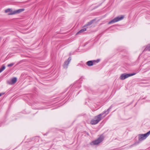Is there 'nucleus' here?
Masks as SVG:
<instances>
[{
	"instance_id": "nucleus-16",
	"label": "nucleus",
	"mask_w": 150,
	"mask_h": 150,
	"mask_svg": "<svg viewBox=\"0 0 150 150\" xmlns=\"http://www.w3.org/2000/svg\"><path fill=\"white\" fill-rule=\"evenodd\" d=\"M14 64L13 63H12L10 64H8V67H10L13 66L14 65Z\"/></svg>"
},
{
	"instance_id": "nucleus-12",
	"label": "nucleus",
	"mask_w": 150,
	"mask_h": 150,
	"mask_svg": "<svg viewBox=\"0 0 150 150\" xmlns=\"http://www.w3.org/2000/svg\"><path fill=\"white\" fill-rule=\"evenodd\" d=\"M146 51H150V44L147 45L144 50L143 52Z\"/></svg>"
},
{
	"instance_id": "nucleus-2",
	"label": "nucleus",
	"mask_w": 150,
	"mask_h": 150,
	"mask_svg": "<svg viewBox=\"0 0 150 150\" xmlns=\"http://www.w3.org/2000/svg\"><path fill=\"white\" fill-rule=\"evenodd\" d=\"M101 114H99L96 116L94 119H92L90 122V124L92 125H95L99 122L103 118Z\"/></svg>"
},
{
	"instance_id": "nucleus-10",
	"label": "nucleus",
	"mask_w": 150,
	"mask_h": 150,
	"mask_svg": "<svg viewBox=\"0 0 150 150\" xmlns=\"http://www.w3.org/2000/svg\"><path fill=\"white\" fill-rule=\"evenodd\" d=\"M17 79L16 77H14L12 79L11 82H8V83L10 84H12L15 83L17 81Z\"/></svg>"
},
{
	"instance_id": "nucleus-18",
	"label": "nucleus",
	"mask_w": 150,
	"mask_h": 150,
	"mask_svg": "<svg viewBox=\"0 0 150 150\" xmlns=\"http://www.w3.org/2000/svg\"><path fill=\"white\" fill-rule=\"evenodd\" d=\"M146 98V97L144 98H142V99H145V98Z\"/></svg>"
},
{
	"instance_id": "nucleus-1",
	"label": "nucleus",
	"mask_w": 150,
	"mask_h": 150,
	"mask_svg": "<svg viewBox=\"0 0 150 150\" xmlns=\"http://www.w3.org/2000/svg\"><path fill=\"white\" fill-rule=\"evenodd\" d=\"M104 137L103 134H102L97 139L93 141L90 143V144L91 145L98 144L104 140Z\"/></svg>"
},
{
	"instance_id": "nucleus-4",
	"label": "nucleus",
	"mask_w": 150,
	"mask_h": 150,
	"mask_svg": "<svg viewBox=\"0 0 150 150\" xmlns=\"http://www.w3.org/2000/svg\"><path fill=\"white\" fill-rule=\"evenodd\" d=\"M135 74L136 73L131 74L124 73L121 75L120 79L121 80H123L129 76H132Z\"/></svg>"
},
{
	"instance_id": "nucleus-3",
	"label": "nucleus",
	"mask_w": 150,
	"mask_h": 150,
	"mask_svg": "<svg viewBox=\"0 0 150 150\" xmlns=\"http://www.w3.org/2000/svg\"><path fill=\"white\" fill-rule=\"evenodd\" d=\"M150 134V130L146 133L144 134H139V141L140 142L146 139Z\"/></svg>"
},
{
	"instance_id": "nucleus-9",
	"label": "nucleus",
	"mask_w": 150,
	"mask_h": 150,
	"mask_svg": "<svg viewBox=\"0 0 150 150\" xmlns=\"http://www.w3.org/2000/svg\"><path fill=\"white\" fill-rule=\"evenodd\" d=\"M71 60V57H69L67 60L65 61L63 65V67L64 68L67 69V66Z\"/></svg>"
},
{
	"instance_id": "nucleus-17",
	"label": "nucleus",
	"mask_w": 150,
	"mask_h": 150,
	"mask_svg": "<svg viewBox=\"0 0 150 150\" xmlns=\"http://www.w3.org/2000/svg\"><path fill=\"white\" fill-rule=\"evenodd\" d=\"M4 93H0V97L2 95H3Z\"/></svg>"
},
{
	"instance_id": "nucleus-6",
	"label": "nucleus",
	"mask_w": 150,
	"mask_h": 150,
	"mask_svg": "<svg viewBox=\"0 0 150 150\" xmlns=\"http://www.w3.org/2000/svg\"><path fill=\"white\" fill-rule=\"evenodd\" d=\"M123 18L124 16H121L120 17H119V16L116 17L113 19L109 21L108 22V24H110L111 23H115L117 22L118 21L123 19Z\"/></svg>"
},
{
	"instance_id": "nucleus-5",
	"label": "nucleus",
	"mask_w": 150,
	"mask_h": 150,
	"mask_svg": "<svg viewBox=\"0 0 150 150\" xmlns=\"http://www.w3.org/2000/svg\"><path fill=\"white\" fill-rule=\"evenodd\" d=\"M25 9L24 8H22L13 11L11 9L10 11H9V13H8V15H14L15 14L19 13H20L23 11Z\"/></svg>"
},
{
	"instance_id": "nucleus-8",
	"label": "nucleus",
	"mask_w": 150,
	"mask_h": 150,
	"mask_svg": "<svg viewBox=\"0 0 150 150\" xmlns=\"http://www.w3.org/2000/svg\"><path fill=\"white\" fill-rule=\"evenodd\" d=\"M112 105H111L110 107L106 111L105 110L102 112V113L100 114H101V116H102V115H104L103 117V118L105 116L107 115H108L110 111V110L112 108Z\"/></svg>"
},
{
	"instance_id": "nucleus-7",
	"label": "nucleus",
	"mask_w": 150,
	"mask_h": 150,
	"mask_svg": "<svg viewBox=\"0 0 150 150\" xmlns=\"http://www.w3.org/2000/svg\"><path fill=\"white\" fill-rule=\"evenodd\" d=\"M99 59H98L96 60H91L88 61L86 63L88 66H91L93 64H95L96 63H98L100 61Z\"/></svg>"
},
{
	"instance_id": "nucleus-13",
	"label": "nucleus",
	"mask_w": 150,
	"mask_h": 150,
	"mask_svg": "<svg viewBox=\"0 0 150 150\" xmlns=\"http://www.w3.org/2000/svg\"><path fill=\"white\" fill-rule=\"evenodd\" d=\"M86 30V28H84L83 29L81 30L80 31H79L77 33L76 35L79 34L80 33H83V32L85 31Z\"/></svg>"
},
{
	"instance_id": "nucleus-11",
	"label": "nucleus",
	"mask_w": 150,
	"mask_h": 150,
	"mask_svg": "<svg viewBox=\"0 0 150 150\" xmlns=\"http://www.w3.org/2000/svg\"><path fill=\"white\" fill-rule=\"evenodd\" d=\"M96 20V19H93L91 21H90L88 22L83 27H86V26L90 25H91Z\"/></svg>"
},
{
	"instance_id": "nucleus-15",
	"label": "nucleus",
	"mask_w": 150,
	"mask_h": 150,
	"mask_svg": "<svg viewBox=\"0 0 150 150\" xmlns=\"http://www.w3.org/2000/svg\"><path fill=\"white\" fill-rule=\"evenodd\" d=\"M10 8H8L6 10H5V13H8V12H9V11H10Z\"/></svg>"
},
{
	"instance_id": "nucleus-14",
	"label": "nucleus",
	"mask_w": 150,
	"mask_h": 150,
	"mask_svg": "<svg viewBox=\"0 0 150 150\" xmlns=\"http://www.w3.org/2000/svg\"><path fill=\"white\" fill-rule=\"evenodd\" d=\"M5 68V67L4 65H3L0 68V73L4 70Z\"/></svg>"
}]
</instances>
